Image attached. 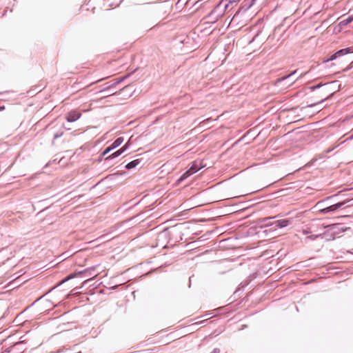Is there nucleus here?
<instances>
[{
  "label": "nucleus",
  "mask_w": 353,
  "mask_h": 353,
  "mask_svg": "<svg viewBox=\"0 0 353 353\" xmlns=\"http://www.w3.org/2000/svg\"><path fill=\"white\" fill-rule=\"evenodd\" d=\"M239 1V0H228V1H229L230 3L237 2V1Z\"/></svg>",
  "instance_id": "412c9836"
},
{
  "label": "nucleus",
  "mask_w": 353,
  "mask_h": 353,
  "mask_svg": "<svg viewBox=\"0 0 353 353\" xmlns=\"http://www.w3.org/2000/svg\"><path fill=\"white\" fill-rule=\"evenodd\" d=\"M296 70H294L292 71L290 74L286 75V76H284V77H282L281 78H280L279 79V81H283L285 79H287L288 78L290 77L291 76L294 75L296 72Z\"/></svg>",
  "instance_id": "dca6fc26"
},
{
  "label": "nucleus",
  "mask_w": 353,
  "mask_h": 353,
  "mask_svg": "<svg viewBox=\"0 0 353 353\" xmlns=\"http://www.w3.org/2000/svg\"><path fill=\"white\" fill-rule=\"evenodd\" d=\"M316 105V103H313V104H311V105H309L308 107H313Z\"/></svg>",
  "instance_id": "4be33fe9"
},
{
  "label": "nucleus",
  "mask_w": 353,
  "mask_h": 353,
  "mask_svg": "<svg viewBox=\"0 0 353 353\" xmlns=\"http://www.w3.org/2000/svg\"><path fill=\"white\" fill-rule=\"evenodd\" d=\"M193 173H192L191 170L189 169L187 171H185L180 177L179 179L177 180V183H181V181H184L185 179H186L188 177H189L190 176H191Z\"/></svg>",
  "instance_id": "f8f14e48"
},
{
  "label": "nucleus",
  "mask_w": 353,
  "mask_h": 353,
  "mask_svg": "<svg viewBox=\"0 0 353 353\" xmlns=\"http://www.w3.org/2000/svg\"><path fill=\"white\" fill-rule=\"evenodd\" d=\"M81 116V114L79 112L74 110L68 112L65 119L68 122L72 123L77 121Z\"/></svg>",
  "instance_id": "7ed1b4c3"
},
{
  "label": "nucleus",
  "mask_w": 353,
  "mask_h": 353,
  "mask_svg": "<svg viewBox=\"0 0 353 353\" xmlns=\"http://www.w3.org/2000/svg\"><path fill=\"white\" fill-rule=\"evenodd\" d=\"M63 133H56L54 135V139H57L59 137H61L62 136Z\"/></svg>",
  "instance_id": "aec40b11"
},
{
  "label": "nucleus",
  "mask_w": 353,
  "mask_h": 353,
  "mask_svg": "<svg viewBox=\"0 0 353 353\" xmlns=\"http://www.w3.org/2000/svg\"><path fill=\"white\" fill-rule=\"evenodd\" d=\"M128 148V144L126 143L124 146H123L121 148H120L119 150H118L117 151L113 152L112 154H111L110 156L107 157L105 158V160H111V159H113L114 158H117L119 156H120L122 153L124 152V151Z\"/></svg>",
  "instance_id": "20e7f679"
},
{
  "label": "nucleus",
  "mask_w": 353,
  "mask_h": 353,
  "mask_svg": "<svg viewBox=\"0 0 353 353\" xmlns=\"http://www.w3.org/2000/svg\"><path fill=\"white\" fill-rule=\"evenodd\" d=\"M324 84H318V85H313V86H311L310 88V89L312 90V91H314L319 88H321V86H323Z\"/></svg>",
  "instance_id": "6ab92c4d"
},
{
  "label": "nucleus",
  "mask_w": 353,
  "mask_h": 353,
  "mask_svg": "<svg viewBox=\"0 0 353 353\" xmlns=\"http://www.w3.org/2000/svg\"><path fill=\"white\" fill-rule=\"evenodd\" d=\"M128 88V86H125L122 90L126 89Z\"/></svg>",
  "instance_id": "393cba45"
},
{
  "label": "nucleus",
  "mask_w": 353,
  "mask_h": 353,
  "mask_svg": "<svg viewBox=\"0 0 353 353\" xmlns=\"http://www.w3.org/2000/svg\"><path fill=\"white\" fill-rule=\"evenodd\" d=\"M291 220L289 219H281L275 221L276 226L283 228L287 227L290 223H291Z\"/></svg>",
  "instance_id": "0eeeda50"
},
{
  "label": "nucleus",
  "mask_w": 353,
  "mask_h": 353,
  "mask_svg": "<svg viewBox=\"0 0 353 353\" xmlns=\"http://www.w3.org/2000/svg\"><path fill=\"white\" fill-rule=\"evenodd\" d=\"M323 234H312L307 236V239H310L311 241H314L317 238H321L323 239Z\"/></svg>",
  "instance_id": "2eb2a0df"
},
{
  "label": "nucleus",
  "mask_w": 353,
  "mask_h": 353,
  "mask_svg": "<svg viewBox=\"0 0 353 353\" xmlns=\"http://www.w3.org/2000/svg\"><path fill=\"white\" fill-rule=\"evenodd\" d=\"M114 94V92H112V93H109L108 95H112Z\"/></svg>",
  "instance_id": "b1692460"
},
{
  "label": "nucleus",
  "mask_w": 353,
  "mask_h": 353,
  "mask_svg": "<svg viewBox=\"0 0 353 353\" xmlns=\"http://www.w3.org/2000/svg\"><path fill=\"white\" fill-rule=\"evenodd\" d=\"M124 141L123 137H118L110 146L113 150L119 147Z\"/></svg>",
  "instance_id": "9b49d317"
},
{
  "label": "nucleus",
  "mask_w": 353,
  "mask_h": 353,
  "mask_svg": "<svg viewBox=\"0 0 353 353\" xmlns=\"http://www.w3.org/2000/svg\"><path fill=\"white\" fill-rule=\"evenodd\" d=\"M303 233H304V234H307V233H308V232H307V231H305V230H303Z\"/></svg>",
  "instance_id": "5701e85b"
},
{
  "label": "nucleus",
  "mask_w": 353,
  "mask_h": 353,
  "mask_svg": "<svg viewBox=\"0 0 353 353\" xmlns=\"http://www.w3.org/2000/svg\"><path fill=\"white\" fill-rule=\"evenodd\" d=\"M106 86L100 90L101 92H108V91H110L112 88H113V86H110V83H106Z\"/></svg>",
  "instance_id": "f3484780"
},
{
  "label": "nucleus",
  "mask_w": 353,
  "mask_h": 353,
  "mask_svg": "<svg viewBox=\"0 0 353 353\" xmlns=\"http://www.w3.org/2000/svg\"><path fill=\"white\" fill-rule=\"evenodd\" d=\"M192 173H195L201 169L200 164L197 161H194L189 168Z\"/></svg>",
  "instance_id": "ddd939ff"
},
{
  "label": "nucleus",
  "mask_w": 353,
  "mask_h": 353,
  "mask_svg": "<svg viewBox=\"0 0 353 353\" xmlns=\"http://www.w3.org/2000/svg\"><path fill=\"white\" fill-rule=\"evenodd\" d=\"M113 149L111 148L110 146L108 147L101 154L103 157H105L106 154H108L110 151H112Z\"/></svg>",
  "instance_id": "a211bd4d"
},
{
  "label": "nucleus",
  "mask_w": 353,
  "mask_h": 353,
  "mask_svg": "<svg viewBox=\"0 0 353 353\" xmlns=\"http://www.w3.org/2000/svg\"><path fill=\"white\" fill-rule=\"evenodd\" d=\"M352 21H353V14L350 15L347 18L343 19L340 23L342 24L343 26H345V25H347V24L352 23Z\"/></svg>",
  "instance_id": "4468645a"
},
{
  "label": "nucleus",
  "mask_w": 353,
  "mask_h": 353,
  "mask_svg": "<svg viewBox=\"0 0 353 353\" xmlns=\"http://www.w3.org/2000/svg\"><path fill=\"white\" fill-rule=\"evenodd\" d=\"M88 272V270H85L83 271H80V272H78L74 273V274H71L68 275V276H66L61 281H60L59 283V284L57 285V286L62 285L65 282H66V281H69V280H70V279L77 276L78 275H80V274H83V273H87Z\"/></svg>",
  "instance_id": "39448f33"
},
{
  "label": "nucleus",
  "mask_w": 353,
  "mask_h": 353,
  "mask_svg": "<svg viewBox=\"0 0 353 353\" xmlns=\"http://www.w3.org/2000/svg\"><path fill=\"white\" fill-rule=\"evenodd\" d=\"M332 229L334 230V233H339L346 230L343 225L341 224H336L332 225Z\"/></svg>",
  "instance_id": "9d476101"
},
{
  "label": "nucleus",
  "mask_w": 353,
  "mask_h": 353,
  "mask_svg": "<svg viewBox=\"0 0 353 353\" xmlns=\"http://www.w3.org/2000/svg\"><path fill=\"white\" fill-rule=\"evenodd\" d=\"M256 0H244L242 3L241 10L246 11L250 9Z\"/></svg>",
  "instance_id": "423d86ee"
},
{
  "label": "nucleus",
  "mask_w": 353,
  "mask_h": 353,
  "mask_svg": "<svg viewBox=\"0 0 353 353\" xmlns=\"http://www.w3.org/2000/svg\"><path fill=\"white\" fill-rule=\"evenodd\" d=\"M350 201V200H345L341 202H339L336 204L332 205L330 206H328L327 208H325L324 209L321 210V212L323 213H327L330 212H334L337 210L338 209L343 207L346 203H347Z\"/></svg>",
  "instance_id": "f03ea898"
},
{
  "label": "nucleus",
  "mask_w": 353,
  "mask_h": 353,
  "mask_svg": "<svg viewBox=\"0 0 353 353\" xmlns=\"http://www.w3.org/2000/svg\"><path fill=\"white\" fill-rule=\"evenodd\" d=\"M140 162L141 161L139 159H135L127 163L125 167L126 169L130 170L136 168L140 163Z\"/></svg>",
  "instance_id": "1a4fd4ad"
},
{
  "label": "nucleus",
  "mask_w": 353,
  "mask_h": 353,
  "mask_svg": "<svg viewBox=\"0 0 353 353\" xmlns=\"http://www.w3.org/2000/svg\"><path fill=\"white\" fill-rule=\"evenodd\" d=\"M349 53H353V47H349L347 48L339 50V51L333 54L330 58L325 60L323 62H328L330 61L334 60L339 57H341Z\"/></svg>",
  "instance_id": "f257e3e1"
},
{
  "label": "nucleus",
  "mask_w": 353,
  "mask_h": 353,
  "mask_svg": "<svg viewBox=\"0 0 353 353\" xmlns=\"http://www.w3.org/2000/svg\"><path fill=\"white\" fill-rule=\"evenodd\" d=\"M130 74L124 76L123 77H120L118 79H113L108 82L110 83V86H113L114 88L117 85H118L119 83L123 81L124 79H127Z\"/></svg>",
  "instance_id": "6e6552de"
},
{
  "label": "nucleus",
  "mask_w": 353,
  "mask_h": 353,
  "mask_svg": "<svg viewBox=\"0 0 353 353\" xmlns=\"http://www.w3.org/2000/svg\"><path fill=\"white\" fill-rule=\"evenodd\" d=\"M304 74H301L299 77V78H301Z\"/></svg>",
  "instance_id": "a878e982"
}]
</instances>
